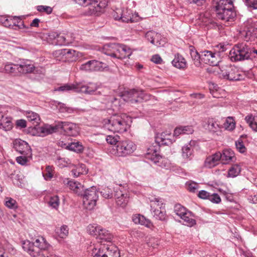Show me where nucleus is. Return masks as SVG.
<instances>
[{
  "label": "nucleus",
  "mask_w": 257,
  "mask_h": 257,
  "mask_svg": "<svg viewBox=\"0 0 257 257\" xmlns=\"http://www.w3.org/2000/svg\"><path fill=\"white\" fill-rule=\"evenodd\" d=\"M22 247L33 257H60L53 252H48L50 245L43 236H39L34 242L24 241Z\"/></svg>",
  "instance_id": "nucleus-1"
},
{
  "label": "nucleus",
  "mask_w": 257,
  "mask_h": 257,
  "mask_svg": "<svg viewBox=\"0 0 257 257\" xmlns=\"http://www.w3.org/2000/svg\"><path fill=\"white\" fill-rule=\"evenodd\" d=\"M212 9L218 19L225 22H232L236 17L231 0H212Z\"/></svg>",
  "instance_id": "nucleus-2"
},
{
  "label": "nucleus",
  "mask_w": 257,
  "mask_h": 257,
  "mask_svg": "<svg viewBox=\"0 0 257 257\" xmlns=\"http://www.w3.org/2000/svg\"><path fill=\"white\" fill-rule=\"evenodd\" d=\"M62 130L66 135L76 137L79 134V128L74 123L67 121L56 122L53 125L45 124L40 128V132L44 136L56 133Z\"/></svg>",
  "instance_id": "nucleus-3"
},
{
  "label": "nucleus",
  "mask_w": 257,
  "mask_h": 257,
  "mask_svg": "<svg viewBox=\"0 0 257 257\" xmlns=\"http://www.w3.org/2000/svg\"><path fill=\"white\" fill-rule=\"evenodd\" d=\"M125 114H114L108 119L104 120L105 127L114 133H123L127 131L129 125L125 119Z\"/></svg>",
  "instance_id": "nucleus-4"
},
{
  "label": "nucleus",
  "mask_w": 257,
  "mask_h": 257,
  "mask_svg": "<svg viewBox=\"0 0 257 257\" xmlns=\"http://www.w3.org/2000/svg\"><path fill=\"white\" fill-rule=\"evenodd\" d=\"M250 47L246 43H241L235 45L230 50L229 57L232 61H240L249 59Z\"/></svg>",
  "instance_id": "nucleus-5"
},
{
  "label": "nucleus",
  "mask_w": 257,
  "mask_h": 257,
  "mask_svg": "<svg viewBox=\"0 0 257 257\" xmlns=\"http://www.w3.org/2000/svg\"><path fill=\"white\" fill-rule=\"evenodd\" d=\"M80 6L89 5L88 12L90 15H99L107 6L108 0H73Z\"/></svg>",
  "instance_id": "nucleus-6"
},
{
  "label": "nucleus",
  "mask_w": 257,
  "mask_h": 257,
  "mask_svg": "<svg viewBox=\"0 0 257 257\" xmlns=\"http://www.w3.org/2000/svg\"><path fill=\"white\" fill-rule=\"evenodd\" d=\"M151 97V95L144 93L142 90L136 89L124 91L122 95L124 101L130 102L131 104L147 101L150 99Z\"/></svg>",
  "instance_id": "nucleus-7"
},
{
  "label": "nucleus",
  "mask_w": 257,
  "mask_h": 257,
  "mask_svg": "<svg viewBox=\"0 0 257 257\" xmlns=\"http://www.w3.org/2000/svg\"><path fill=\"white\" fill-rule=\"evenodd\" d=\"M79 196L83 197V202L84 206L88 210L93 209L98 198V191L95 186L91 187L84 190L82 194Z\"/></svg>",
  "instance_id": "nucleus-8"
},
{
  "label": "nucleus",
  "mask_w": 257,
  "mask_h": 257,
  "mask_svg": "<svg viewBox=\"0 0 257 257\" xmlns=\"http://www.w3.org/2000/svg\"><path fill=\"white\" fill-rule=\"evenodd\" d=\"M115 154L119 157H126L131 155L137 148L135 144L132 141L126 140L120 141L115 147Z\"/></svg>",
  "instance_id": "nucleus-9"
},
{
  "label": "nucleus",
  "mask_w": 257,
  "mask_h": 257,
  "mask_svg": "<svg viewBox=\"0 0 257 257\" xmlns=\"http://www.w3.org/2000/svg\"><path fill=\"white\" fill-rule=\"evenodd\" d=\"M93 257H119V253L116 247L110 245L102 246L99 248L94 247L92 250Z\"/></svg>",
  "instance_id": "nucleus-10"
},
{
  "label": "nucleus",
  "mask_w": 257,
  "mask_h": 257,
  "mask_svg": "<svg viewBox=\"0 0 257 257\" xmlns=\"http://www.w3.org/2000/svg\"><path fill=\"white\" fill-rule=\"evenodd\" d=\"M220 74L224 78L230 81H239L243 79L237 68L232 65H221Z\"/></svg>",
  "instance_id": "nucleus-11"
},
{
  "label": "nucleus",
  "mask_w": 257,
  "mask_h": 257,
  "mask_svg": "<svg viewBox=\"0 0 257 257\" xmlns=\"http://www.w3.org/2000/svg\"><path fill=\"white\" fill-rule=\"evenodd\" d=\"M145 37L151 44L157 47L164 46L166 43L165 38L161 34L154 31H149L145 34Z\"/></svg>",
  "instance_id": "nucleus-12"
},
{
  "label": "nucleus",
  "mask_w": 257,
  "mask_h": 257,
  "mask_svg": "<svg viewBox=\"0 0 257 257\" xmlns=\"http://www.w3.org/2000/svg\"><path fill=\"white\" fill-rule=\"evenodd\" d=\"M104 65V64L101 62L93 60L82 64L80 67V69L86 71H101L105 67Z\"/></svg>",
  "instance_id": "nucleus-13"
},
{
  "label": "nucleus",
  "mask_w": 257,
  "mask_h": 257,
  "mask_svg": "<svg viewBox=\"0 0 257 257\" xmlns=\"http://www.w3.org/2000/svg\"><path fill=\"white\" fill-rule=\"evenodd\" d=\"M218 54L210 51H204L201 53V61L211 66H216L219 63Z\"/></svg>",
  "instance_id": "nucleus-14"
},
{
  "label": "nucleus",
  "mask_w": 257,
  "mask_h": 257,
  "mask_svg": "<svg viewBox=\"0 0 257 257\" xmlns=\"http://www.w3.org/2000/svg\"><path fill=\"white\" fill-rule=\"evenodd\" d=\"M13 148L17 152L23 155H31V149L29 144L21 139H16L13 142Z\"/></svg>",
  "instance_id": "nucleus-15"
},
{
  "label": "nucleus",
  "mask_w": 257,
  "mask_h": 257,
  "mask_svg": "<svg viewBox=\"0 0 257 257\" xmlns=\"http://www.w3.org/2000/svg\"><path fill=\"white\" fill-rule=\"evenodd\" d=\"M22 17H10L9 18H3V23L6 27H16L18 29L26 28L24 22L22 20Z\"/></svg>",
  "instance_id": "nucleus-16"
},
{
  "label": "nucleus",
  "mask_w": 257,
  "mask_h": 257,
  "mask_svg": "<svg viewBox=\"0 0 257 257\" xmlns=\"http://www.w3.org/2000/svg\"><path fill=\"white\" fill-rule=\"evenodd\" d=\"M99 86L96 83L89 82L85 85L82 82L77 83L76 92H81L87 94H93L98 89Z\"/></svg>",
  "instance_id": "nucleus-17"
},
{
  "label": "nucleus",
  "mask_w": 257,
  "mask_h": 257,
  "mask_svg": "<svg viewBox=\"0 0 257 257\" xmlns=\"http://www.w3.org/2000/svg\"><path fill=\"white\" fill-rule=\"evenodd\" d=\"M221 159V153L218 152L207 157L204 162L205 167L211 168L216 166Z\"/></svg>",
  "instance_id": "nucleus-18"
},
{
  "label": "nucleus",
  "mask_w": 257,
  "mask_h": 257,
  "mask_svg": "<svg viewBox=\"0 0 257 257\" xmlns=\"http://www.w3.org/2000/svg\"><path fill=\"white\" fill-rule=\"evenodd\" d=\"M63 183L78 195L79 196L83 193L84 187L81 183L72 180H68V179H65Z\"/></svg>",
  "instance_id": "nucleus-19"
},
{
  "label": "nucleus",
  "mask_w": 257,
  "mask_h": 257,
  "mask_svg": "<svg viewBox=\"0 0 257 257\" xmlns=\"http://www.w3.org/2000/svg\"><path fill=\"white\" fill-rule=\"evenodd\" d=\"M158 147L152 146L150 147L146 153V158L153 161L154 164L157 163L159 159H161V156L158 153Z\"/></svg>",
  "instance_id": "nucleus-20"
},
{
  "label": "nucleus",
  "mask_w": 257,
  "mask_h": 257,
  "mask_svg": "<svg viewBox=\"0 0 257 257\" xmlns=\"http://www.w3.org/2000/svg\"><path fill=\"white\" fill-rule=\"evenodd\" d=\"M171 134L170 133H162L160 134H157L155 138V141L159 146L162 145H169L172 143L171 139L170 138Z\"/></svg>",
  "instance_id": "nucleus-21"
},
{
  "label": "nucleus",
  "mask_w": 257,
  "mask_h": 257,
  "mask_svg": "<svg viewBox=\"0 0 257 257\" xmlns=\"http://www.w3.org/2000/svg\"><path fill=\"white\" fill-rule=\"evenodd\" d=\"M34 69V65L29 60H26L19 64V72L20 73H30L33 72Z\"/></svg>",
  "instance_id": "nucleus-22"
},
{
  "label": "nucleus",
  "mask_w": 257,
  "mask_h": 257,
  "mask_svg": "<svg viewBox=\"0 0 257 257\" xmlns=\"http://www.w3.org/2000/svg\"><path fill=\"white\" fill-rule=\"evenodd\" d=\"M203 126L205 129L212 133L217 132L220 128L219 125L213 118H208L204 122Z\"/></svg>",
  "instance_id": "nucleus-23"
},
{
  "label": "nucleus",
  "mask_w": 257,
  "mask_h": 257,
  "mask_svg": "<svg viewBox=\"0 0 257 257\" xmlns=\"http://www.w3.org/2000/svg\"><path fill=\"white\" fill-rule=\"evenodd\" d=\"M3 72L14 75H17L19 72V64L7 62L5 64Z\"/></svg>",
  "instance_id": "nucleus-24"
},
{
  "label": "nucleus",
  "mask_w": 257,
  "mask_h": 257,
  "mask_svg": "<svg viewBox=\"0 0 257 257\" xmlns=\"http://www.w3.org/2000/svg\"><path fill=\"white\" fill-rule=\"evenodd\" d=\"M221 159L220 160L223 164H227L232 160L234 157V153L230 150H225L221 153Z\"/></svg>",
  "instance_id": "nucleus-25"
},
{
  "label": "nucleus",
  "mask_w": 257,
  "mask_h": 257,
  "mask_svg": "<svg viewBox=\"0 0 257 257\" xmlns=\"http://www.w3.org/2000/svg\"><path fill=\"white\" fill-rule=\"evenodd\" d=\"M13 127V123L11 117L4 116L3 114V117L0 118V128L4 129L6 131H10Z\"/></svg>",
  "instance_id": "nucleus-26"
},
{
  "label": "nucleus",
  "mask_w": 257,
  "mask_h": 257,
  "mask_svg": "<svg viewBox=\"0 0 257 257\" xmlns=\"http://www.w3.org/2000/svg\"><path fill=\"white\" fill-rule=\"evenodd\" d=\"M132 220L136 224H140L148 227L151 226V222L147 219L144 216L140 214H135L133 216Z\"/></svg>",
  "instance_id": "nucleus-27"
},
{
  "label": "nucleus",
  "mask_w": 257,
  "mask_h": 257,
  "mask_svg": "<svg viewBox=\"0 0 257 257\" xmlns=\"http://www.w3.org/2000/svg\"><path fill=\"white\" fill-rule=\"evenodd\" d=\"M55 43L58 45H68L71 43V40L68 39V36L63 35L54 34Z\"/></svg>",
  "instance_id": "nucleus-28"
},
{
  "label": "nucleus",
  "mask_w": 257,
  "mask_h": 257,
  "mask_svg": "<svg viewBox=\"0 0 257 257\" xmlns=\"http://www.w3.org/2000/svg\"><path fill=\"white\" fill-rule=\"evenodd\" d=\"M172 63L175 67L181 69L186 67V62L185 59L179 54L175 55Z\"/></svg>",
  "instance_id": "nucleus-29"
},
{
  "label": "nucleus",
  "mask_w": 257,
  "mask_h": 257,
  "mask_svg": "<svg viewBox=\"0 0 257 257\" xmlns=\"http://www.w3.org/2000/svg\"><path fill=\"white\" fill-rule=\"evenodd\" d=\"M194 130L192 126H179L176 127L174 131L175 136H179L182 134H191Z\"/></svg>",
  "instance_id": "nucleus-30"
},
{
  "label": "nucleus",
  "mask_w": 257,
  "mask_h": 257,
  "mask_svg": "<svg viewBox=\"0 0 257 257\" xmlns=\"http://www.w3.org/2000/svg\"><path fill=\"white\" fill-rule=\"evenodd\" d=\"M152 213L157 219L164 220L166 219V214L164 209V206L162 208H155L151 209Z\"/></svg>",
  "instance_id": "nucleus-31"
},
{
  "label": "nucleus",
  "mask_w": 257,
  "mask_h": 257,
  "mask_svg": "<svg viewBox=\"0 0 257 257\" xmlns=\"http://www.w3.org/2000/svg\"><path fill=\"white\" fill-rule=\"evenodd\" d=\"M26 116L28 120L34 125H37L39 123L40 118L38 113L32 111H27L26 112Z\"/></svg>",
  "instance_id": "nucleus-32"
},
{
  "label": "nucleus",
  "mask_w": 257,
  "mask_h": 257,
  "mask_svg": "<svg viewBox=\"0 0 257 257\" xmlns=\"http://www.w3.org/2000/svg\"><path fill=\"white\" fill-rule=\"evenodd\" d=\"M113 235L107 230L101 227V231H99L97 238L107 242H111Z\"/></svg>",
  "instance_id": "nucleus-33"
},
{
  "label": "nucleus",
  "mask_w": 257,
  "mask_h": 257,
  "mask_svg": "<svg viewBox=\"0 0 257 257\" xmlns=\"http://www.w3.org/2000/svg\"><path fill=\"white\" fill-rule=\"evenodd\" d=\"M190 55L194 60V64L196 66L199 67L201 63V54H199L196 50H195L194 48L192 46L190 47Z\"/></svg>",
  "instance_id": "nucleus-34"
},
{
  "label": "nucleus",
  "mask_w": 257,
  "mask_h": 257,
  "mask_svg": "<svg viewBox=\"0 0 257 257\" xmlns=\"http://www.w3.org/2000/svg\"><path fill=\"white\" fill-rule=\"evenodd\" d=\"M241 171V168L239 165L237 164H234L228 169V177L234 178L237 176Z\"/></svg>",
  "instance_id": "nucleus-35"
},
{
  "label": "nucleus",
  "mask_w": 257,
  "mask_h": 257,
  "mask_svg": "<svg viewBox=\"0 0 257 257\" xmlns=\"http://www.w3.org/2000/svg\"><path fill=\"white\" fill-rule=\"evenodd\" d=\"M151 209L162 208L164 205L163 199L159 197H154L150 199Z\"/></svg>",
  "instance_id": "nucleus-36"
},
{
  "label": "nucleus",
  "mask_w": 257,
  "mask_h": 257,
  "mask_svg": "<svg viewBox=\"0 0 257 257\" xmlns=\"http://www.w3.org/2000/svg\"><path fill=\"white\" fill-rule=\"evenodd\" d=\"M101 226L97 224H89L87 226V231L90 235L95 236L97 238L99 231H101Z\"/></svg>",
  "instance_id": "nucleus-37"
},
{
  "label": "nucleus",
  "mask_w": 257,
  "mask_h": 257,
  "mask_svg": "<svg viewBox=\"0 0 257 257\" xmlns=\"http://www.w3.org/2000/svg\"><path fill=\"white\" fill-rule=\"evenodd\" d=\"M77 86V83L73 84H66L64 85L59 86L55 89V91L67 92L70 90H74L76 92V87Z\"/></svg>",
  "instance_id": "nucleus-38"
},
{
  "label": "nucleus",
  "mask_w": 257,
  "mask_h": 257,
  "mask_svg": "<svg viewBox=\"0 0 257 257\" xmlns=\"http://www.w3.org/2000/svg\"><path fill=\"white\" fill-rule=\"evenodd\" d=\"M193 151V148L190 144L183 146L182 149L183 158L185 159H189L192 156Z\"/></svg>",
  "instance_id": "nucleus-39"
},
{
  "label": "nucleus",
  "mask_w": 257,
  "mask_h": 257,
  "mask_svg": "<svg viewBox=\"0 0 257 257\" xmlns=\"http://www.w3.org/2000/svg\"><path fill=\"white\" fill-rule=\"evenodd\" d=\"M120 19L122 22L128 23L133 22L132 17V13L130 10L127 9H123V15L120 17Z\"/></svg>",
  "instance_id": "nucleus-40"
},
{
  "label": "nucleus",
  "mask_w": 257,
  "mask_h": 257,
  "mask_svg": "<svg viewBox=\"0 0 257 257\" xmlns=\"http://www.w3.org/2000/svg\"><path fill=\"white\" fill-rule=\"evenodd\" d=\"M223 127L226 130L230 131H233L235 127V122L233 117H228L226 118L223 123Z\"/></svg>",
  "instance_id": "nucleus-41"
},
{
  "label": "nucleus",
  "mask_w": 257,
  "mask_h": 257,
  "mask_svg": "<svg viewBox=\"0 0 257 257\" xmlns=\"http://www.w3.org/2000/svg\"><path fill=\"white\" fill-rule=\"evenodd\" d=\"M69 150L73 151L77 153H80L83 150L82 145L78 142L72 143L67 147Z\"/></svg>",
  "instance_id": "nucleus-42"
},
{
  "label": "nucleus",
  "mask_w": 257,
  "mask_h": 257,
  "mask_svg": "<svg viewBox=\"0 0 257 257\" xmlns=\"http://www.w3.org/2000/svg\"><path fill=\"white\" fill-rule=\"evenodd\" d=\"M181 218H182L185 224L187 226H192L196 224V220L191 217V213L190 212H187L185 215H183Z\"/></svg>",
  "instance_id": "nucleus-43"
},
{
  "label": "nucleus",
  "mask_w": 257,
  "mask_h": 257,
  "mask_svg": "<svg viewBox=\"0 0 257 257\" xmlns=\"http://www.w3.org/2000/svg\"><path fill=\"white\" fill-rule=\"evenodd\" d=\"M120 52L121 53L119 57L120 59L130 57L132 53L131 49L128 47L124 45H122Z\"/></svg>",
  "instance_id": "nucleus-44"
},
{
  "label": "nucleus",
  "mask_w": 257,
  "mask_h": 257,
  "mask_svg": "<svg viewBox=\"0 0 257 257\" xmlns=\"http://www.w3.org/2000/svg\"><path fill=\"white\" fill-rule=\"evenodd\" d=\"M5 205L10 209H16L18 207L16 201L11 198L7 197L5 199Z\"/></svg>",
  "instance_id": "nucleus-45"
},
{
  "label": "nucleus",
  "mask_w": 257,
  "mask_h": 257,
  "mask_svg": "<svg viewBox=\"0 0 257 257\" xmlns=\"http://www.w3.org/2000/svg\"><path fill=\"white\" fill-rule=\"evenodd\" d=\"M174 211L176 215L181 218L187 212L186 208L180 204H176L174 207Z\"/></svg>",
  "instance_id": "nucleus-46"
},
{
  "label": "nucleus",
  "mask_w": 257,
  "mask_h": 257,
  "mask_svg": "<svg viewBox=\"0 0 257 257\" xmlns=\"http://www.w3.org/2000/svg\"><path fill=\"white\" fill-rule=\"evenodd\" d=\"M156 164L162 168L169 169L171 166L170 161L165 158H163L161 156V159L159 160V162Z\"/></svg>",
  "instance_id": "nucleus-47"
},
{
  "label": "nucleus",
  "mask_w": 257,
  "mask_h": 257,
  "mask_svg": "<svg viewBox=\"0 0 257 257\" xmlns=\"http://www.w3.org/2000/svg\"><path fill=\"white\" fill-rule=\"evenodd\" d=\"M56 233L61 238H64L68 234V228L66 225H63L56 230Z\"/></svg>",
  "instance_id": "nucleus-48"
},
{
  "label": "nucleus",
  "mask_w": 257,
  "mask_h": 257,
  "mask_svg": "<svg viewBox=\"0 0 257 257\" xmlns=\"http://www.w3.org/2000/svg\"><path fill=\"white\" fill-rule=\"evenodd\" d=\"M128 200V197L127 196V194L125 193V195H123L121 197L117 199L116 200V203H117V205L122 207H124L127 203Z\"/></svg>",
  "instance_id": "nucleus-49"
},
{
  "label": "nucleus",
  "mask_w": 257,
  "mask_h": 257,
  "mask_svg": "<svg viewBox=\"0 0 257 257\" xmlns=\"http://www.w3.org/2000/svg\"><path fill=\"white\" fill-rule=\"evenodd\" d=\"M119 137L117 135H108L106 137L105 140L109 144L117 145L118 143L120 142L119 141Z\"/></svg>",
  "instance_id": "nucleus-50"
},
{
  "label": "nucleus",
  "mask_w": 257,
  "mask_h": 257,
  "mask_svg": "<svg viewBox=\"0 0 257 257\" xmlns=\"http://www.w3.org/2000/svg\"><path fill=\"white\" fill-rule=\"evenodd\" d=\"M116 44V43H109L105 45L103 48L104 53L107 55L110 56L109 54L113 53Z\"/></svg>",
  "instance_id": "nucleus-51"
},
{
  "label": "nucleus",
  "mask_w": 257,
  "mask_h": 257,
  "mask_svg": "<svg viewBox=\"0 0 257 257\" xmlns=\"http://www.w3.org/2000/svg\"><path fill=\"white\" fill-rule=\"evenodd\" d=\"M85 168V165L84 164H81V165L79 167H77L76 168L72 169L71 171V173L72 175L74 177H78L80 174H82L84 173H86L87 172V171L86 170V169H84V171H78V170H80L81 169H84Z\"/></svg>",
  "instance_id": "nucleus-52"
},
{
  "label": "nucleus",
  "mask_w": 257,
  "mask_h": 257,
  "mask_svg": "<svg viewBox=\"0 0 257 257\" xmlns=\"http://www.w3.org/2000/svg\"><path fill=\"white\" fill-rule=\"evenodd\" d=\"M235 146L236 149L241 153L246 152V149L243 144V141L241 138H239L235 142Z\"/></svg>",
  "instance_id": "nucleus-53"
},
{
  "label": "nucleus",
  "mask_w": 257,
  "mask_h": 257,
  "mask_svg": "<svg viewBox=\"0 0 257 257\" xmlns=\"http://www.w3.org/2000/svg\"><path fill=\"white\" fill-rule=\"evenodd\" d=\"M100 193L104 198L106 199L111 198L113 195L112 190L108 187L103 189Z\"/></svg>",
  "instance_id": "nucleus-54"
},
{
  "label": "nucleus",
  "mask_w": 257,
  "mask_h": 257,
  "mask_svg": "<svg viewBox=\"0 0 257 257\" xmlns=\"http://www.w3.org/2000/svg\"><path fill=\"white\" fill-rule=\"evenodd\" d=\"M53 175V168L52 166H48L46 168L45 172L43 176L46 180L51 179Z\"/></svg>",
  "instance_id": "nucleus-55"
},
{
  "label": "nucleus",
  "mask_w": 257,
  "mask_h": 257,
  "mask_svg": "<svg viewBox=\"0 0 257 257\" xmlns=\"http://www.w3.org/2000/svg\"><path fill=\"white\" fill-rule=\"evenodd\" d=\"M122 45L119 44H116V46L114 47V50L113 53H110V56L119 59L120 55V49H121Z\"/></svg>",
  "instance_id": "nucleus-56"
},
{
  "label": "nucleus",
  "mask_w": 257,
  "mask_h": 257,
  "mask_svg": "<svg viewBox=\"0 0 257 257\" xmlns=\"http://www.w3.org/2000/svg\"><path fill=\"white\" fill-rule=\"evenodd\" d=\"M56 163L57 165L59 166L61 168L66 167L67 165L70 163L68 159L61 157H58Z\"/></svg>",
  "instance_id": "nucleus-57"
},
{
  "label": "nucleus",
  "mask_w": 257,
  "mask_h": 257,
  "mask_svg": "<svg viewBox=\"0 0 257 257\" xmlns=\"http://www.w3.org/2000/svg\"><path fill=\"white\" fill-rule=\"evenodd\" d=\"M50 206L54 208H57L59 205V199L57 196H54L51 197L50 200L49 202Z\"/></svg>",
  "instance_id": "nucleus-58"
},
{
  "label": "nucleus",
  "mask_w": 257,
  "mask_h": 257,
  "mask_svg": "<svg viewBox=\"0 0 257 257\" xmlns=\"http://www.w3.org/2000/svg\"><path fill=\"white\" fill-rule=\"evenodd\" d=\"M37 10L40 12H45L47 14H50L52 12V8L47 6H38L37 7Z\"/></svg>",
  "instance_id": "nucleus-59"
},
{
  "label": "nucleus",
  "mask_w": 257,
  "mask_h": 257,
  "mask_svg": "<svg viewBox=\"0 0 257 257\" xmlns=\"http://www.w3.org/2000/svg\"><path fill=\"white\" fill-rule=\"evenodd\" d=\"M208 200H209L211 202L216 204H218L221 202V198L220 196L216 193L210 194Z\"/></svg>",
  "instance_id": "nucleus-60"
},
{
  "label": "nucleus",
  "mask_w": 257,
  "mask_h": 257,
  "mask_svg": "<svg viewBox=\"0 0 257 257\" xmlns=\"http://www.w3.org/2000/svg\"><path fill=\"white\" fill-rule=\"evenodd\" d=\"M29 155H24L23 156H19L17 157L16 161L17 162L22 165H25L27 164L28 162L27 157Z\"/></svg>",
  "instance_id": "nucleus-61"
},
{
  "label": "nucleus",
  "mask_w": 257,
  "mask_h": 257,
  "mask_svg": "<svg viewBox=\"0 0 257 257\" xmlns=\"http://www.w3.org/2000/svg\"><path fill=\"white\" fill-rule=\"evenodd\" d=\"M123 9H116V11L113 12V16L116 20H121L120 17L123 15Z\"/></svg>",
  "instance_id": "nucleus-62"
},
{
  "label": "nucleus",
  "mask_w": 257,
  "mask_h": 257,
  "mask_svg": "<svg viewBox=\"0 0 257 257\" xmlns=\"http://www.w3.org/2000/svg\"><path fill=\"white\" fill-rule=\"evenodd\" d=\"M70 50H66V49H60L55 51L53 52V55L55 57H58L59 56H63L65 54L70 53Z\"/></svg>",
  "instance_id": "nucleus-63"
},
{
  "label": "nucleus",
  "mask_w": 257,
  "mask_h": 257,
  "mask_svg": "<svg viewBox=\"0 0 257 257\" xmlns=\"http://www.w3.org/2000/svg\"><path fill=\"white\" fill-rule=\"evenodd\" d=\"M187 185L188 190L192 192H195L198 186V184L195 182H188Z\"/></svg>",
  "instance_id": "nucleus-64"
}]
</instances>
